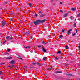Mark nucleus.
<instances>
[{
  "instance_id": "58836bf2",
  "label": "nucleus",
  "mask_w": 80,
  "mask_h": 80,
  "mask_svg": "<svg viewBox=\"0 0 80 80\" xmlns=\"http://www.w3.org/2000/svg\"><path fill=\"white\" fill-rule=\"evenodd\" d=\"M1 79H3V77H1Z\"/></svg>"
},
{
  "instance_id": "20e7f679",
  "label": "nucleus",
  "mask_w": 80,
  "mask_h": 80,
  "mask_svg": "<svg viewBox=\"0 0 80 80\" xmlns=\"http://www.w3.org/2000/svg\"><path fill=\"white\" fill-rule=\"evenodd\" d=\"M6 39L8 41H9V40H11V38L10 37V36H8L6 37Z\"/></svg>"
},
{
  "instance_id": "ea45409f",
  "label": "nucleus",
  "mask_w": 80,
  "mask_h": 80,
  "mask_svg": "<svg viewBox=\"0 0 80 80\" xmlns=\"http://www.w3.org/2000/svg\"><path fill=\"white\" fill-rule=\"evenodd\" d=\"M76 33H78V30H76Z\"/></svg>"
},
{
  "instance_id": "4c0bfd02",
  "label": "nucleus",
  "mask_w": 80,
  "mask_h": 80,
  "mask_svg": "<svg viewBox=\"0 0 80 80\" xmlns=\"http://www.w3.org/2000/svg\"><path fill=\"white\" fill-rule=\"evenodd\" d=\"M47 70H50V68H48L47 69Z\"/></svg>"
},
{
  "instance_id": "f03ea898",
  "label": "nucleus",
  "mask_w": 80,
  "mask_h": 80,
  "mask_svg": "<svg viewBox=\"0 0 80 80\" xmlns=\"http://www.w3.org/2000/svg\"><path fill=\"white\" fill-rule=\"evenodd\" d=\"M33 23L34 24V25L37 26V25H38V24H40V20H37L33 22Z\"/></svg>"
},
{
  "instance_id": "864d4df0",
  "label": "nucleus",
  "mask_w": 80,
  "mask_h": 80,
  "mask_svg": "<svg viewBox=\"0 0 80 80\" xmlns=\"http://www.w3.org/2000/svg\"><path fill=\"white\" fill-rule=\"evenodd\" d=\"M79 20H80V18L78 19Z\"/></svg>"
},
{
  "instance_id": "8fccbe9b",
  "label": "nucleus",
  "mask_w": 80,
  "mask_h": 80,
  "mask_svg": "<svg viewBox=\"0 0 80 80\" xmlns=\"http://www.w3.org/2000/svg\"><path fill=\"white\" fill-rule=\"evenodd\" d=\"M72 29H70V31H72Z\"/></svg>"
},
{
  "instance_id": "2eb2a0df",
  "label": "nucleus",
  "mask_w": 80,
  "mask_h": 80,
  "mask_svg": "<svg viewBox=\"0 0 80 80\" xmlns=\"http://www.w3.org/2000/svg\"><path fill=\"white\" fill-rule=\"evenodd\" d=\"M58 53H59V54H61L62 52L60 51H59L57 52Z\"/></svg>"
},
{
  "instance_id": "bb28decb",
  "label": "nucleus",
  "mask_w": 80,
  "mask_h": 80,
  "mask_svg": "<svg viewBox=\"0 0 80 80\" xmlns=\"http://www.w3.org/2000/svg\"><path fill=\"white\" fill-rule=\"evenodd\" d=\"M66 75H67V76H69L70 75V74H67Z\"/></svg>"
},
{
  "instance_id": "412c9836",
  "label": "nucleus",
  "mask_w": 80,
  "mask_h": 80,
  "mask_svg": "<svg viewBox=\"0 0 80 80\" xmlns=\"http://www.w3.org/2000/svg\"><path fill=\"white\" fill-rule=\"evenodd\" d=\"M6 42H7V41H6L5 40H4L3 41V44H5V43Z\"/></svg>"
},
{
  "instance_id": "ddd939ff",
  "label": "nucleus",
  "mask_w": 80,
  "mask_h": 80,
  "mask_svg": "<svg viewBox=\"0 0 80 80\" xmlns=\"http://www.w3.org/2000/svg\"><path fill=\"white\" fill-rule=\"evenodd\" d=\"M65 47L66 49H69V48H68V46L65 45Z\"/></svg>"
},
{
  "instance_id": "4be33fe9",
  "label": "nucleus",
  "mask_w": 80,
  "mask_h": 80,
  "mask_svg": "<svg viewBox=\"0 0 80 80\" xmlns=\"http://www.w3.org/2000/svg\"><path fill=\"white\" fill-rule=\"evenodd\" d=\"M71 20H73L74 19V18L72 17V16H71L70 18Z\"/></svg>"
},
{
  "instance_id": "5701e85b",
  "label": "nucleus",
  "mask_w": 80,
  "mask_h": 80,
  "mask_svg": "<svg viewBox=\"0 0 80 80\" xmlns=\"http://www.w3.org/2000/svg\"><path fill=\"white\" fill-rule=\"evenodd\" d=\"M74 26L76 27H77V23H74Z\"/></svg>"
},
{
  "instance_id": "6ab92c4d",
  "label": "nucleus",
  "mask_w": 80,
  "mask_h": 80,
  "mask_svg": "<svg viewBox=\"0 0 80 80\" xmlns=\"http://www.w3.org/2000/svg\"><path fill=\"white\" fill-rule=\"evenodd\" d=\"M29 6H30V7H32V6H33V5L31 3H29Z\"/></svg>"
},
{
  "instance_id": "cd10ccee",
  "label": "nucleus",
  "mask_w": 80,
  "mask_h": 80,
  "mask_svg": "<svg viewBox=\"0 0 80 80\" xmlns=\"http://www.w3.org/2000/svg\"><path fill=\"white\" fill-rule=\"evenodd\" d=\"M60 12L62 13H63V11L62 10H60Z\"/></svg>"
},
{
  "instance_id": "9d476101",
  "label": "nucleus",
  "mask_w": 80,
  "mask_h": 80,
  "mask_svg": "<svg viewBox=\"0 0 80 80\" xmlns=\"http://www.w3.org/2000/svg\"><path fill=\"white\" fill-rule=\"evenodd\" d=\"M68 34L69 35H70V29H69V30L68 31Z\"/></svg>"
},
{
  "instance_id": "423d86ee",
  "label": "nucleus",
  "mask_w": 80,
  "mask_h": 80,
  "mask_svg": "<svg viewBox=\"0 0 80 80\" xmlns=\"http://www.w3.org/2000/svg\"><path fill=\"white\" fill-rule=\"evenodd\" d=\"M71 10L72 11H75L76 10H77L76 8H71Z\"/></svg>"
},
{
  "instance_id": "7ed1b4c3",
  "label": "nucleus",
  "mask_w": 80,
  "mask_h": 80,
  "mask_svg": "<svg viewBox=\"0 0 80 80\" xmlns=\"http://www.w3.org/2000/svg\"><path fill=\"white\" fill-rule=\"evenodd\" d=\"M32 65H37V64L38 65L39 67H40L41 66V65L40 64V63H38V62H34L32 63Z\"/></svg>"
},
{
  "instance_id": "f8f14e48",
  "label": "nucleus",
  "mask_w": 80,
  "mask_h": 80,
  "mask_svg": "<svg viewBox=\"0 0 80 80\" xmlns=\"http://www.w3.org/2000/svg\"><path fill=\"white\" fill-rule=\"evenodd\" d=\"M62 33H65V30L64 29H62Z\"/></svg>"
},
{
  "instance_id": "a211bd4d",
  "label": "nucleus",
  "mask_w": 80,
  "mask_h": 80,
  "mask_svg": "<svg viewBox=\"0 0 80 80\" xmlns=\"http://www.w3.org/2000/svg\"><path fill=\"white\" fill-rule=\"evenodd\" d=\"M47 58L46 57H45L43 58V60L44 61L46 60H47Z\"/></svg>"
},
{
  "instance_id": "aec40b11",
  "label": "nucleus",
  "mask_w": 80,
  "mask_h": 80,
  "mask_svg": "<svg viewBox=\"0 0 80 80\" xmlns=\"http://www.w3.org/2000/svg\"><path fill=\"white\" fill-rule=\"evenodd\" d=\"M77 17H80V13L78 14L76 16Z\"/></svg>"
},
{
  "instance_id": "37998d69",
  "label": "nucleus",
  "mask_w": 80,
  "mask_h": 80,
  "mask_svg": "<svg viewBox=\"0 0 80 80\" xmlns=\"http://www.w3.org/2000/svg\"><path fill=\"white\" fill-rule=\"evenodd\" d=\"M19 58V59H20L21 60H22V58Z\"/></svg>"
},
{
  "instance_id": "7c9ffc66",
  "label": "nucleus",
  "mask_w": 80,
  "mask_h": 80,
  "mask_svg": "<svg viewBox=\"0 0 80 80\" xmlns=\"http://www.w3.org/2000/svg\"><path fill=\"white\" fill-rule=\"evenodd\" d=\"M72 35L73 36H75L76 35V33L73 34Z\"/></svg>"
},
{
  "instance_id": "c756f323",
  "label": "nucleus",
  "mask_w": 80,
  "mask_h": 80,
  "mask_svg": "<svg viewBox=\"0 0 80 80\" xmlns=\"http://www.w3.org/2000/svg\"><path fill=\"white\" fill-rule=\"evenodd\" d=\"M10 49H8V52H10Z\"/></svg>"
},
{
  "instance_id": "5fc2aeb1",
  "label": "nucleus",
  "mask_w": 80,
  "mask_h": 80,
  "mask_svg": "<svg viewBox=\"0 0 80 80\" xmlns=\"http://www.w3.org/2000/svg\"><path fill=\"white\" fill-rule=\"evenodd\" d=\"M70 75H71V76H72V75L71 74Z\"/></svg>"
},
{
  "instance_id": "a878e982",
  "label": "nucleus",
  "mask_w": 80,
  "mask_h": 80,
  "mask_svg": "<svg viewBox=\"0 0 80 80\" xmlns=\"http://www.w3.org/2000/svg\"><path fill=\"white\" fill-rule=\"evenodd\" d=\"M38 47L39 48H41V47H42V46L41 45H39V46H38Z\"/></svg>"
},
{
  "instance_id": "de8ad7c7",
  "label": "nucleus",
  "mask_w": 80,
  "mask_h": 80,
  "mask_svg": "<svg viewBox=\"0 0 80 80\" xmlns=\"http://www.w3.org/2000/svg\"><path fill=\"white\" fill-rule=\"evenodd\" d=\"M73 42V41H71V42Z\"/></svg>"
},
{
  "instance_id": "393cba45",
  "label": "nucleus",
  "mask_w": 80,
  "mask_h": 80,
  "mask_svg": "<svg viewBox=\"0 0 80 80\" xmlns=\"http://www.w3.org/2000/svg\"><path fill=\"white\" fill-rule=\"evenodd\" d=\"M35 17H37V16H38V14H37L36 13H35Z\"/></svg>"
},
{
  "instance_id": "b1692460",
  "label": "nucleus",
  "mask_w": 80,
  "mask_h": 80,
  "mask_svg": "<svg viewBox=\"0 0 80 80\" xmlns=\"http://www.w3.org/2000/svg\"><path fill=\"white\" fill-rule=\"evenodd\" d=\"M59 38H63V36H62V35H61L59 37Z\"/></svg>"
},
{
  "instance_id": "f257e3e1",
  "label": "nucleus",
  "mask_w": 80,
  "mask_h": 80,
  "mask_svg": "<svg viewBox=\"0 0 80 80\" xmlns=\"http://www.w3.org/2000/svg\"><path fill=\"white\" fill-rule=\"evenodd\" d=\"M7 22H6L5 20H2L1 22V27H5V25H7Z\"/></svg>"
},
{
  "instance_id": "c9c22d12",
  "label": "nucleus",
  "mask_w": 80,
  "mask_h": 80,
  "mask_svg": "<svg viewBox=\"0 0 80 80\" xmlns=\"http://www.w3.org/2000/svg\"><path fill=\"white\" fill-rule=\"evenodd\" d=\"M42 43H43V44L45 43V41H43L42 42Z\"/></svg>"
},
{
  "instance_id": "09e8293b",
  "label": "nucleus",
  "mask_w": 80,
  "mask_h": 80,
  "mask_svg": "<svg viewBox=\"0 0 80 80\" xmlns=\"http://www.w3.org/2000/svg\"><path fill=\"white\" fill-rule=\"evenodd\" d=\"M75 21H76L77 19H75Z\"/></svg>"
},
{
  "instance_id": "72a5a7b5",
  "label": "nucleus",
  "mask_w": 80,
  "mask_h": 80,
  "mask_svg": "<svg viewBox=\"0 0 80 80\" xmlns=\"http://www.w3.org/2000/svg\"><path fill=\"white\" fill-rule=\"evenodd\" d=\"M55 60H58V58H57V57H56L55 58Z\"/></svg>"
},
{
  "instance_id": "c85d7f7f",
  "label": "nucleus",
  "mask_w": 80,
  "mask_h": 80,
  "mask_svg": "<svg viewBox=\"0 0 80 80\" xmlns=\"http://www.w3.org/2000/svg\"><path fill=\"white\" fill-rule=\"evenodd\" d=\"M2 72L0 71V75H2Z\"/></svg>"
},
{
  "instance_id": "c03bdc74",
  "label": "nucleus",
  "mask_w": 80,
  "mask_h": 80,
  "mask_svg": "<svg viewBox=\"0 0 80 80\" xmlns=\"http://www.w3.org/2000/svg\"><path fill=\"white\" fill-rule=\"evenodd\" d=\"M79 48L80 49V46H78Z\"/></svg>"
},
{
  "instance_id": "1a4fd4ad",
  "label": "nucleus",
  "mask_w": 80,
  "mask_h": 80,
  "mask_svg": "<svg viewBox=\"0 0 80 80\" xmlns=\"http://www.w3.org/2000/svg\"><path fill=\"white\" fill-rule=\"evenodd\" d=\"M61 73L62 71H57L55 72L56 73Z\"/></svg>"
},
{
  "instance_id": "79ce46f5",
  "label": "nucleus",
  "mask_w": 80,
  "mask_h": 80,
  "mask_svg": "<svg viewBox=\"0 0 80 80\" xmlns=\"http://www.w3.org/2000/svg\"><path fill=\"white\" fill-rule=\"evenodd\" d=\"M26 34H29V33L28 32H26Z\"/></svg>"
},
{
  "instance_id": "dca6fc26",
  "label": "nucleus",
  "mask_w": 80,
  "mask_h": 80,
  "mask_svg": "<svg viewBox=\"0 0 80 80\" xmlns=\"http://www.w3.org/2000/svg\"><path fill=\"white\" fill-rule=\"evenodd\" d=\"M45 15V14H42V15H41L40 17H44Z\"/></svg>"
},
{
  "instance_id": "49530a36",
  "label": "nucleus",
  "mask_w": 80,
  "mask_h": 80,
  "mask_svg": "<svg viewBox=\"0 0 80 80\" xmlns=\"http://www.w3.org/2000/svg\"><path fill=\"white\" fill-rule=\"evenodd\" d=\"M44 44H45V45H46V44H47V43H44Z\"/></svg>"
},
{
  "instance_id": "0eeeda50",
  "label": "nucleus",
  "mask_w": 80,
  "mask_h": 80,
  "mask_svg": "<svg viewBox=\"0 0 80 80\" xmlns=\"http://www.w3.org/2000/svg\"><path fill=\"white\" fill-rule=\"evenodd\" d=\"M10 63L11 64H13V63H15V61L13 60H12L10 62Z\"/></svg>"
},
{
  "instance_id": "f3484780",
  "label": "nucleus",
  "mask_w": 80,
  "mask_h": 80,
  "mask_svg": "<svg viewBox=\"0 0 80 80\" xmlns=\"http://www.w3.org/2000/svg\"><path fill=\"white\" fill-rule=\"evenodd\" d=\"M24 48H28V49H29L30 48V47L29 46H27V47H24Z\"/></svg>"
},
{
  "instance_id": "f704fd0d",
  "label": "nucleus",
  "mask_w": 80,
  "mask_h": 80,
  "mask_svg": "<svg viewBox=\"0 0 80 80\" xmlns=\"http://www.w3.org/2000/svg\"><path fill=\"white\" fill-rule=\"evenodd\" d=\"M38 13H42L41 11H39Z\"/></svg>"
},
{
  "instance_id": "3c124183",
  "label": "nucleus",
  "mask_w": 80,
  "mask_h": 80,
  "mask_svg": "<svg viewBox=\"0 0 80 80\" xmlns=\"http://www.w3.org/2000/svg\"><path fill=\"white\" fill-rule=\"evenodd\" d=\"M51 49H53V48H51Z\"/></svg>"
},
{
  "instance_id": "4468645a",
  "label": "nucleus",
  "mask_w": 80,
  "mask_h": 80,
  "mask_svg": "<svg viewBox=\"0 0 80 80\" xmlns=\"http://www.w3.org/2000/svg\"><path fill=\"white\" fill-rule=\"evenodd\" d=\"M67 16H68V13H66V14H64V17H67Z\"/></svg>"
},
{
  "instance_id": "39448f33",
  "label": "nucleus",
  "mask_w": 80,
  "mask_h": 80,
  "mask_svg": "<svg viewBox=\"0 0 80 80\" xmlns=\"http://www.w3.org/2000/svg\"><path fill=\"white\" fill-rule=\"evenodd\" d=\"M41 48L42 49V51L44 52H47V50L45 49L44 48H43V47H41Z\"/></svg>"
},
{
  "instance_id": "473e14b6",
  "label": "nucleus",
  "mask_w": 80,
  "mask_h": 80,
  "mask_svg": "<svg viewBox=\"0 0 80 80\" xmlns=\"http://www.w3.org/2000/svg\"><path fill=\"white\" fill-rule=\"evenodd\" d=\"M49 68V70H51L52 68V67H51L50 68Z\"/></svg>"
},
{
  "instance_id": "a19ab883",
  "label": "nucleus",
  "mask_w": 80,
  "mask_h": 80,
  "mask_svg": "<svg viewBox=\"0 0 80 80\" xmlns=\"http://www.w3.org/2000/svg\"><path fill=\"white\" fill-rule=\"evenodd\" d=\"M73 61H71V63H73Z\"/></svg>"
},
{
  "instance_id": "6e6552de",
  "label": "nucleus",
  "mask_w": 80,
  "mask_h": 80,
  "mask_svg": "<svg viewBox=\"0 0 80 80\" xmlns=\"http://www.w3.org/2000/svg\"><path fill=\"white\" fill-rule=\"evenodd\" d=\"M45 21H46V20L44 19L42 20H40V23H43V22H45Z\"/></svg>"
},
{
  "instance_id": "e433bc0d",
  "label": "nucleus",
  "mask_w": 80,
  "mask_h": 80,
  "mask_svg": "<svg viewBox=\"0 0 80 80\" xmlns=\"http://www.w3.org/2000/svg\"><path fill=\"white\" fill-rule=\"evenodd\" d=\"M11 40H14V38H11Z\"/></svg>"
},
{
  "instance_id": "a18cd8bd",
  "label": "nucleus",
  "mask_w": 80,
  "mask_h": 80,
  "mask_svg": "<svg viewBox=\"0 0 80 80\" xmlns=\"http://www.w3.org/2000/svg\"><path fill=\"white\" fill-rule=\"evenodd\" d=\"M5 3H7V2H5Z\"/></svg>"
},
{
  "instance_id": "2f4dec72",
  "label": "nucleus",
  "mask_w": 80,
  "mask_h": 80,
  "mask_svg": "<svg viewBox=\"0 0 80 80\" xmlns=\"http://www.w3.org/2000/svg\"><path fill=\"white\" fill-rule=\"evenodd\" d=\"M60 4L62 5V4H63V2H60Z\"/></svg>"
},
{
  "instance_id": "603ef678",
  "label": "nucleus",
  "mask_w": 80,
  "mask_h": 80,
  "mask_svg": "<svg viewBox=\"0 0 80 80\" xmlns=\"http://www.w3.org/2000/svg\"><path fill=\"white\" fill-rule=\"evenodd\" d=\"M68 60H66V61H68Z\"/></svg>"
},
{
  "instance_id": "9b49d317",
  "label": "nucleus",
  "mask_w": 80,
  "mask_h": 80,
  "mask_svg": "<svg viewBox=\"0 0 80 80\" xmlns=\"http://www.w3.org/2000/svg\"><path fill=\"white\" fill-rule=\"evenodd\" d=\"M12 58L11 57H7L6 58V59H8V60H10V59H11V58Z\"/></svg>"
}]
</instances>
